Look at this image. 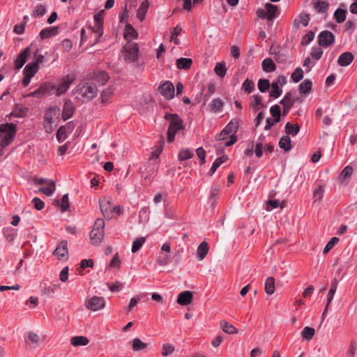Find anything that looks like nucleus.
I'll return each instance as SVG.
<instances>
[{"mask_svg": "<svg viewBox=\"0 0 357 357\" xmlns=\"http://www.w3.org/2000/svg\"><path fill=\"white\" fill-rule=\"evenodd\" d=\"M75 94H77V98L82 102H89L97 95L98 89L96 85L93 83L81 82L73 90Z\"/></svg>", "mask_w": 357, "mask_h": 357, "instance_id": "obj_1", "label": "nucleus"}, {"mask_svg": "<svg viewBox=\"0 0 357 357\" xmlns=\"http://www.w3.org/2000/svg\"><path fill=\"white\" fill-rule=\"evenodd\" d=\"M164 118L169 122L167 130V142L172 143L174 141L177 132L184 130L183 121L177 114L166 113Z\"/></svg>", "mask_w": 357, "mask_h": 357, "instance_id": "obj_2", "label": "nucleus"}, {"mask_svg": "<svg viewBox=\"0 0 357 357\" xmlns=\"http://www.w3.org/2000/svg\"><path fill=\"white\" fill-rule=\"evenodd\" d=\"M17 130V126L13 123L0 125V147L8 146L13 139Z\"/></svg>", "mask_w": 357, "mask_h": 357, "instance_id": "obj_3", "label": "nucleus"}, {"mask_svg": "<svg viewBox=\"0 0 357 357\" xmlns=\"http://www.w3.org/2000/svg\"><path fill=\"white\" fill-rule=\"evenodd\" d=\"M121 52L126 62H135L139 57V45L137 43L128 41L122 47Z\"/></svg>", "mask_w": 357, "mask_h": 357, "instance_id": "obj_4", "label": "nucleus"}, {"mask_svg": "<svg viewBox=\"0 0 357 357\" xmlns=\"http://www.w3.org/2000/svg\"><path fill=\"white\" fill-rule=\"evenodd\" d=\"M54 89L55 86L51 83H44L34 91L28 93L26 97H35L41 98L45 96L51 94L52 91L54 90Z\"/></svg>", "mask_w": 357, "mask_h": 357, "instance_id": "obj_5", "label": "nucleus"}, {"mask_svg": "<svg viewBox=\"0 0 357 357\" xmlns=\"http://www.w3.org/2000/svg\"><path fill=\"white\" fill-rule=\"evenodd\" d=\"M75 76L74 75H67L60 79L59 84L54 89L56 90V95L57 96L65 93L69 89L70 84L75 81Z\"/></svg>", "mask_w": 357, "mask_h": 357, "instance_id": "obj_6", "label": "nucleus"}, {"mask_svg": "<svg viewBox=\"0 0 357 357\" xmlns=\"http://www.w3.org/2000/svg\"><path fill=\"white\" fill-rule=\"evenodd\" d=\"M238 129V121L237 120H231L224 129L216 135L215 138L218 141L225 139L227 135L230 134H236Z\"/></svg>", "mask_w": 357, "mask_h": 357, "instance_id": "obj_7", "label": "nucleus"}, {"mask_svg": "<svg viewBox=\"0 0 357 357\" xmlns=\"http://www.w3.org/2000/svg\"><path fill=\"white\" fill-rule=\"evenodd\" d=\"M335 40V35L330 31H323L318 36V44L324 47L333 45Z\"/></svg>", "mask_w": 357, "mask_h": 357, "instance_id": "obj_8", "label": "nucleus"}, {"mask_svg": "<svg viewBox=\"0 0 357 357\" xmlns=\"http://www.w3.org/2000/svg\"><path fill=\"white\" fill-rule=\"evenodd\" d=\"M105 305V299L102 297L94 296L86 301L85 306L92 311H97L103 308Z\"/></svg>", "mask_w": 357, "mask_h": 357, "instance_id": "obj_9", "label": "nucleus"}, {"mask_svg": "<svg viewBox=\"0 0 357 357\" xmlns=\"http://www.w3.org/2000/svg\"><path fill=\"white\" fill-rule=\"evenodd\" d=\"M158 91L167 100H170L174 96V86L170 81H166L160 85Z\"/></svg>", "mask_w": 357, "mask_h": 357, "instance_id": "obj_10", "label": "nucleus"}, {"mask_svg": "<svg viewBox=\"0 0 357 357\" xmlns=\"http://www.w3.org/2000/svg\"><path fill=\"white\" fill-rule=\"evenodd\" d=\"M31 50L30 47H27L20 52L16 59L14 60L15 69L20 70L26 62L28 56H30Z\"/></svg>", "mask_w": 357, "mask_h": 357, "instance_id": "obj_11", "label": "nucleus"}, {"mask_svg": "<svg viewBox=\"0 0 357 357\" xmlns=\"http://www.w3.org/2000/svg\"><path fill=\"white\" fill-rule=\"evenodd\" d=\"M100 211L105 218L110 219L112 218V211L110 206L112 205V199H107L106 197L100 199L99 200Z\"/></svg>", "mask_w": 357, "mask_h": 357, "instance_id": "obj_12", "label": "nucleus"}, {"mask_svg": "<svg viewBox=\"0 0 357 357\" xmlns=\"http://www.w3.org/2000/svg\"><path fill=\"white\" fill-rule=\"evenodd\" d=\"M92 79L98 83L100 86L105 85L109 79L108 73L105 70L96 71L93 73Z\"/></svg>", "mask_w": 357, "mask_h": 357, "instance_id": "obj_13", "label": "nucleus"}, {"mask_svg": "<svg viewBox=\"0 0 357 357\" xmlns=\"http://www.w3.org/2000/svg\"><path fill=\"white\" fill-rule=\"evenodd\" d=\"M75 110V107L73 102L70 100H66L63 107V119L64 121H66L68 119L71 118L74 114Z\"/></svg>", "mask_w": 357, "mask_h": 357, "instance_id": "obj_14", "label": "nucleus"}, {"mask_svg": "<svg viewBox=\"0 0 357 357\" xmlns=\"http://www.w3.org/2000/svg\"><path fill=\"white\" fill-rule=\"evenodd\" d=\"M67 254V241H63L57 245L54 252V255H56L59 259L62 260L66 257Z\"/></svg>", "mask_w": 357, "mask_h": 357, "instance_id": "obj_15", "label": "nucleus"}, {"mask_svg": "<svg viewBox=\"0 0 357 357\" xmlns=\"http://www.w3.org/2000/svg\"><path fill=\"white\" fill-rule=\"evenodd\" d=\"M192 296L191 291H185L178 294L176 301L181 305H188L191 303Z\"/></svg>", "mask_w": 357, "mask_h": 357, "instance_id": "obj_16", "label": "nucleus"}, {"mask_svg": "<svg viewBox=\"0 0 357 357\" xmlns=\"http://www.w3.org/2000/svg\"><path fill=\"white\" fill-rule=\"evenodd\" d=\"M354 58L351 52H345L340 55L337 63L340 66H347L353 61Z\"/></svg>", "mask_w": 357, "mask_h": 357, "instance_id": "obj_17", "label": "nucleus"}, {"mask_svg": "<svg viewBox=\"0 0 357 357\" xmlns=\"http://www.w3.org/2000/svg\"><path fill=\"white\" fill-rule=\"evenodd\" d=\"M312 87V82L306 79L303 81L298 86V91L301 96H306L309 93H310Z\"/></svg>", "mask_w": 357, "mask_h": 357, "instance_id": "obj_18", "label": "nucleus"}, {"mask_svg": "<svg viewBox=\"0 0 357 357\" xmlns=\"http://www.w3.org/2000/svg\"><path fill=\"white\" fill-rule=\"evenodd\" d=\"M123 37L127 42L131 41V39L138 37V33L130 24H127L125 27Z\"/></svg>", "mask_w": 357, "mask_h": 357, "instance_id": "obj_19", "label": "nucleus"}, {"mask_svg": "<svg viewBox=\"0 0 357 357\" xmlns=\"http://www.w3.org/2000/svg\"><path fill=\"white\" fill-rule=\"evenodd\" d=\"M59 33L58 26H52L43 29L40 32V37L42 40L57 35Z\"/></svg>", "mask_w": 357, "mask_h": 357, "instance_id": "obj_20", "label": "nucleus"}, {"mask_svg": "<svg viewBox=\"0 0 357 357\" xmlns=\"http://www.w3.org/2000/svg\"><path fill=\"white\" fill-rule=\"evenodd\" d=\"M104 231L102 229H92L90 232V238L93 245L100 243L104 237Z\"/></svg>", "mask_w": 357, "mask_h": 357, "instance_id": "obj_21", "label": "nucleus"}, {"mask_svg": "<svg viewBox=\"0 0 357 357\" xmlns=\"http://www.w3.org/2000/svg\"><path fill=\"white\" fill-rule=\"evenodd\" d=\"M209 247L206 241H202L198 246L197 250V257L199 260H203L207 255Z\"/></svg>", "mask_w": 357, "mask_h": 357, "instance_id": "obj_22", "label": "nucleus"}, {"mask_svg": "<svg viewBox=\"0 0 357 357\" xmlns=\"http://www.w3.org/2000/svg\"><path fill=\"white\" fill-rule=\"evenodd\" d=\"M59 108L57 107H50L45 114V121L47 124H52L53 117L59 114Z\"/></svg>", "mask_w": 357, "mask_h": 357, "instance_id": "obj_23", "label": "nucleus"}, {"mask_svg": "<svg viewBox=\"0 0 357 357\" xmlns=\"http://www.w3.org/2000/svg\"><path fill=\"white\" fill-rule=\"evenodd\" d=\"M266 8L268 20H273L279 13L278 7L276 5L268 3L266 4Z\"/></svg>", "mask_w": 357, "mask_h": 357, "instance_id": "obj_24", "label": "nucleus"}, {"mask_svg": "<svg viewBox=\"0 0 357 357\" xmlns=\"http://www.w3.org/2000/svg\"><path fill=\"white\" fill-rule=\"evenodd\" d=\"M149 7V3L148 0L143 1L137 12V17L142 22L145 19L146 14Z\"/></svg>", "mask_w": 357, "mask_h": 357, "instance_id": "obj_25", "label": "nucleus"}, {"mask_svg": "<svg viewBox=\"0 0 357 357\" xmlns=\"http://www.w3.org/2000/svg\"><path fill=\"white\" fill-rule=\"evenodd\" d=\"M312 6L314 8H315L318 13H326L329 8V3L324 1L321 0H313Z\"/></svg>", "mask_w": 357, "mask_h": 357, "instance_id": "obj_26", "label": "nucleus"}, {"mask_svg": "<svg viewBox=\"0 0 357 357\" xmlns=\"http://www.w3.org/2000/svg\"><path fill=\"white\" fill-rule=\"evenodd\" d=\"M300 126L298 123L292 125L290 122H287L284 127V131L287 136H296L300 131Z\"/></svg>", "mask_w": 357, "mask_h": 357, "instance_id": "obj_27", "label": "nucleus"}, {"mask_svg": "<svg viewBox=\"0 0 357 357\" xmlns=\"http://www.w3.org/2000/svg\"><path fill=\"white\" fill-rule=\"evenodd\" d=\"M192 64V60L190 58H180L176 60V67L178 69L188 70Z\"/></svg>", "mask_w": 357, "mask_h": 357, "instance_id": "obj_28", "label": "nucleus"}, {"mask_svg": "<svg viewBox=\"0 0 357 357\" xmlns=\"http://www.w3.org/2000/svg\"><path fill=\"white\" fill-rule=\"evenodd\" d=\"M279 146L285 151H289L292 149L291 139L289 136H282L279 141Z\"/></svg>", "mask_w": 357, "mask_h": 357, "instance_id": "obj_29", "label": "nucleus"}, {"mask_svg": "<svg viewBox=\"0 0 357 357\" xmlns=\"http://www.w3.org/2000/svg\"><path fill=\"white\" fill-rule=\"evenodd\" d=\"M220 327L222 331L227 334H235L238 333L237 328L225 320L220 321Z\"/></svg>", "mask_w": 357, "mask_h": 357, "instance_id": "obj_30", "label": "nucleus"}, {"mask_svg": "<svg viewBox=\"0 0 357 357\" xmlns=\"http://www.w3.org/2000/svg\"><path fill=\"white\" fill-rule=\"evenodd\" d=\"M56 189V183L54 181H48L47 187H41L39 188V192L45 194L47 196H51Z\"/></svg>", "mask_w": 357, "mask_h": 357, "instance_id": "obj_31", "label": "nucleus"}, {"mask_svg": "<svg viewBox=\"0 0 357 357\" xmlns=\"http://www.w3.org/2000/svg\"><path fill=\"white\" fill-rule=\"evenodd\" d=\"M315 334V330L310 326H305L301 331V337L303 340L310 341L311 340Z\"/></svg>", "mask_w": 357, "mask_h": 357, "instance_id": "obj_32", "label": "nucleus"}, {"mask_svg": "<svg viewBox=\"0 0 357 357\" xmlns=\"http://www.w3.org/2000/svg\"><path fill=\"white\" fill-rule=\"evenodd\" d=\"M54 203L56 206H60L62 212L66 211L69 208V199L68 195L66 194L62 197L61 203L59 200H55Z\"/></svg>", "mask_w": 357, "mask_h": 357, "instance_id": "obj_33", "label": "nucleus"}, {"mask_svg": "<svg viewBox=\"0 0 357 357\" xmlns=\"http://www.w3.org/2000/svg\"><path fill=\"white\" fill-rule=\"evenodd\" d=\"M262 69L266 73L273 72L276 66L271 59H265L262 61Z\"/></svg>", "mask_w": 357, "mask_h": 357, "instance_id": "obj_34", "label": "nucleus"}, {"mask_svg": "<svg viewBox=\"0 0 357 357\" xmlns=\"http://www.w3.org/2000/svg\"><path fill=\"white\" fill-rule=\"evenodd\" d=\"M253 101L251 102L250 106L255 110L266 108V105L262 102L261 97L259 95L252 96Z\"/></svg>", "mask_w": 357, "mask_h": 357, "instance_id": "obj_35", "label": "nucleus"}, {"mask_svg": "<svg viewBox=\"0 0 357 357\" xmlns=\"http://www.w3.org/2000/svg\"><path fill=\"white\" fill-rule=\"evenodd\" d=\"M89 340L84 336H75L73 337L70 340V343L73 346H85L88 344Z\"/></svg>", "mask_w": 357, "mask_h": 357, "instance_id": "obj_36", "label": "nucleus"}, {"mask_svg": "<svg viewBox=\"0 0 357 357\" xmlns=\"http://www.w3.org/2000/svg\"><path fill=\"white\" fill-rule=\"evenodd\" d=\"M227 68L225 66V63L220 62L215 64L214 71L220 77L223 78L227 73Z\"/></svg>", "mask_w": 357, "mask_h": 357, "instance_id": "obj_37", "label": "nucleus"}, {"mask_svg": "<svg viewBox=\"0 0 357 357\" xmlns=\"http://www.w3.org/2000/svg\"><path fill=\"white\" fill-rule=\"evenodd\" d=\"M114 90L112 87H108L104 89L100 95L101 102L103 104H107L109 101V99L113 96Z\"/></svg>", "mask_w": 357, "mask_h": 357, "instance_id": "obj_38", "label": "nucleus"}, {"mask_svg": "<svg viewBox=\"0 0 357 357\" xmlns=\"http://www.w3.org/2000/svg\"><path fill=\"white\" fill-rule=\"evenodd\" d=\"M265 291L268 295H272L275 291V279L273 277H268L265 282Z\"/></svg>", "mask_w": 357, "mask_h": 357, "instance_id": "obj_39", "label": "nucleus"}, {"mask_svg": "<svg viewBox=\"0 0 357 357\" xmlns=\"http://www.w3.org/2000/svg\"><path fill=\"white\" fill-rule=\"evenodd\" d=\"M347 10L340 8H337L334 13V18L335 21L340 24L346 20Z\"/></svg>", "mask_w": 357, "mask_h": 357, "instance_id": "obj_40", "label": "nucleus"}, {"mask_svg": "<svg viewBox=\"0 0 357 357\" xmlns=\"http://www.w3.org/2000/svg\"><path fill=\"white\" fill-rule=\"evenodd\" d=\"M38 70L39 67H38L36 64H34L33 63H29L25 66L23 73L33 77Z\"/></svg>", "mask_w": 357, "mask_h": 357, "instance_id": "obj_41", "label": "nucleus"}, {"mask_svg": "<svg viewBox=\"0 0 357 357\" xmlns=\"http://www.w3.org/2000/svg\"><path fill=\"white\" fill-rule=\"evenodd\" d=\"M353 173V168L351 166L348 165L345 167L342 171L341 172L340 174L338 176V180L340 182H343L346 178H349Z\"/></svg>", "mask_w": 357, "mask_h": 357, "instance_id": "obj_42", "label": "nucleus"}, {"mask_svg": "<svg viewBox=\"0 0 357 357\" xmlns=\"http://www.w3.org/2000/svg\"><path fill=\"white\" fill-rule=\"evenodd\" d=\"M223 101L218 98L213 100L211 104V110L215 113L220 112L223 107Z\"/></svg>", "mask_w": 357, "mask_h": 357, "instance_id": "obj_43", "label": "nucleus"}, {"mask_svg": "<svg viewBox=\"0 0 357 357\" xmlns=\"http://www.w3.org/2000/svg\"><path fill=\"white\" fill-rule=\"evenodd\" d=\"M282 93V89L279 86L276 82H272L271 91H270V96L274 98H278Z\"/></svg>", "mask_w": 357, "mask_h": 357, "instance_id": "obj_44", "label": "nucleus"}, {"mask_svg": "<svg viewBox=\"0 0 357 357\" xmlns=\"http://www.w3.org/2000/svg\"><path fill=\"white\" fill-rule=\"evenodd\" d=\"M132 349L135 351L144 350L147 347V344L143 342L139 338L136 337L132 340Z\"/></svg>", "mask_w": 357, "mask_h": 357, "instance_id": "obj_45", "label": "nucleus"}, {"mask_svg": "<svg viewBox=\"0 0 357 357\" xmlns=\"http://www.w3.org/2000/svg\"><path fill=\"white\" fill-rule=\"evenodd\" d=\"M193 155H194V153L191 150H190L188 149H181L179 151L178 158L179 160L183 161V160H188V159L192 158Z\"/></svg>", "mask_w": 357, "mask_h": 357, "instance_id": "obj_46", "label": "nucleus"}, {"mask_svg": "<svg viewBox=\"0 0 357 357\" xmlns=\"http://www.w3.org/2000/svg\"><path fill=\"white\" fill-rule=\"evenodd\" d=\"M175 351L174 346L171 343H165L162 346L161 354L162 356H167Z\"/></svg>", "mask_w": 357, "mask_h": 357, "instance_id": "obj_47", "label": "nucleus"}, {"mask_svg": "<svg viewBox=\"0 0 357 357\" xmlns=\"http://www.w3.org/2000/svg\"><path fill=\"white\" fill-rule=\"evenodd\" d=\"M280 104L282 105V116H287L294 105V101L280 100Z\"/></svg>", "mask_w": 357, "mask_h": 357, "instance_id": "obj_48", "label": "nucleus"}, {"mask_svg": "<svg viewBox=\"0 0 357 357\" xmlns=\"http://www.w3.org/2000/svg\"><path fill=\"white\" fill-rule=\"evenodd\" d=\"M270 86V82L267 79H260L258 82V89L262 93H264L266 91H268Z\"/></svg>", "mask_w": 357, "mask_h": 357, "instance_id": "obj_49", "label": "nucleus"}, {"mask_svg": "<svg viewBox=\"0 0 357 357\" xmlns=\"http://www.w3.org/2000/svg\"><path fill=\"white\" fill-rule=\"evenodd\" d=\"M242 89L247 93H250L255 89V84L252 80L248 78L246 79L242 84Z\"/></svg>", "mask_w": 357, "mask_h": 357, "instance_id": "obj_50", "label": "nucleus"}, {"mask_svg": "<svg viewBox=\"0 0 357 357\" xmlns=\"http://www.w3.org/2000/svg\"><path fill=\"white\" fill-rule=\"evenodd\" d=\"M291 77L292 80L297 83L301 81L303 77V71L301 68H297L291 74Z\"/></svg>", "mask_w": 357, "mask_h": 357, "instance_id": "obj_51", "label": "nucleus"}, {"mask_svg": "<svg viewBox=\"0 0 357 357\" xmlns=\"http://www.w3.org/2000/svg\"><path fill=\"white\" fill-rule=\"evenodd\" d=\"M182 29L179 25L176 26L171 31V40L174 41L175 45L178 44L177 36L181 33Z\"/></svg>", "mask_w": 357, "mask_h": 357, "instance_id": "obj_52", "label": "nucleus"}, {"mask_svg": "<svg viewBox=\"0 0 357 357\" xmlns=\"http://www.w3.org/2000/svg\"><path fill=\"white\" fill-rule=\"evenodd\" d=\"M144 242H145L144 237H140V238H136L132 243V252H136L137 251H138L141 248V247L142 246V245L144 244Z\"/></svg>", "mask_w": 357, "mask_h": 357, "instance_id": "obj_53", "label": "nucleus"}, {"mask_svg": "<svg viewBox=\"0 0 357 357\" xmlns=\"http://www.w3.org/2000/svg\"><path fill=\"white\" fill-rule=\"evenodd\" d=\"M92 31L98 34L97 38L93 43V45H95L99 42L100 38L103 34V25L95 24L94 26L92 28Z\"/></svg>", "mask_w": 357, "mask_h": 357, "instance_id": "obj_54", "label": "nucleus"}, {"mask_svg": "<svg viewBox=\"0 0 357 357\" xmlns=\"http://www.w3.org/2000/svg\"><path fill=\"white\" fill-rule=\"evenodd\" d=\"M314 38V33L312 31H308L303 36L301 41L302 45H307Z\"/></svg>", "mask_w": 357, "mask_h": 357, "instance_id": "obj_55", "label": "nucleus"}, {"mask_svg": "<svg viewBox=\"0 0 357 357\" xmlns=\"http://www.w3.org/2000/svg\"><path fill=\"white\" fill-rule=\"evenodd\" d=\"M46 11L45 6L42 4H39L35 8V10L33 12V15L34 17H42L45 14Z\"/></svg>", "mask_w": 357, "mask_h": 357, "instance_id": "obj_56", "label": "nucleus"}, {"mask_svg": "<svg viewBox=\"0 0 357 357\" xmlns=\"http://www.w3.org/2000/svg\"><path fill=\"white\" fill-rule=\"evenodd\" d=\"M338 241L337 237H333L326 245L323 251L324 254H327Z\"/></svg>", "mask_w": 357, "mask_h": 357, "instance_id": "obj_57", "label": "nucleus"}, {"mask_svg": "<svg viewBox=\"0 0 357 357\" xmlns=\"http://www.w3.org/2000/svg\"><path fill=\"white\" fill-rule=\"evenodd\" d=\"M66 127L61 126L56 132V138L59 142H62L67 137L66 135Z\"/></svg>", "mask_w": 357, "mask_h": 357, "instance_id": "obj_58", "label": "nucleus"}, {"mask_svg": "<svg viewBox=\"0 0 357 357\" xmlns=\"http://www.w3.org/2000/svg\"><path fill=\"white\" fill-rule=\"evenodd\" d=\"M219 192H220L219 188H213L211 190L209 201L211 202V204L213 206L216 203V199L218 196Z\"/></svg>", "mask_w": 357, "mask_h": 357, "instance_id": "obj_59", "label": "nucleus"}, {"mask_svg": "<svg viewBox=\"0 0 357 357\" xmlns=\"http://www.w3.org/2000/svg\"><path fill=\"white\" fill-rule=\"evenodd\" d=\"M121 266V260L118 253H116L109 263V268H119Z\"/></svg>", "mask_w": 357, "mask_h": 357, "instance_id": "obj_60", "label": "nucleus"}, {"mask_svg": "<svg viewBox=\"0 0 357 357\" xmlns=\"http://www.w3.org/2000/svg\"><path fill=\"white\" fill-rule=\"evenodd\" d=\"M32 203L33 204L35 208L38 211L42 210L45 206L44 202L38 197H34L32 199Z\"/></svg>", "mask_w": 357, "mask_h": 357, "instance_id": "obj_61", "label": "nucleus"}, {"mask_svg": "<svg viewBox=\"0 0 357 357\" xmlns=\"http://www.w3.org/2000/svg\"><path fill=\"white\" fill-rule=\"evenodd\" d=\"M310 54L313 59L319 60L322 56L323 50L320 47L313 48Z\"/></svg>", "mask_w": 357, "mask_h": 357, "instance_id": "obj_62", "label": "nucleus"}, {"mask_svg": "<svg viewBox=\"0 0 357 357\" xmlns=\"http://www.w3.org/2000/svg\"><path fill=\"white\" fill-rule=\"evenodd\" d=\"M28 112V109L26 107H20V108H16L13 111V114L15 116L17 117H22L26 115V113Z\"/></svg>", "mask_w": 357, "mask_h": 357, "instance_id": "obj_63", "label": "nucleus"}, {"mask_svg": "<svg viewBox=\"0 0 357 357\" xmlns=\"http://www.w3.org/2000/svg\"><path fill=\"white\" fill-rule=\"evenodd\" d=\"M103 10H100L99 13L94 15V22L95 24L103 25Z\"/></svg>", "mask_w": 357, "mask_h": 357, "instance_id": "obj_64", "label": "nucleus"}]
</instances>
